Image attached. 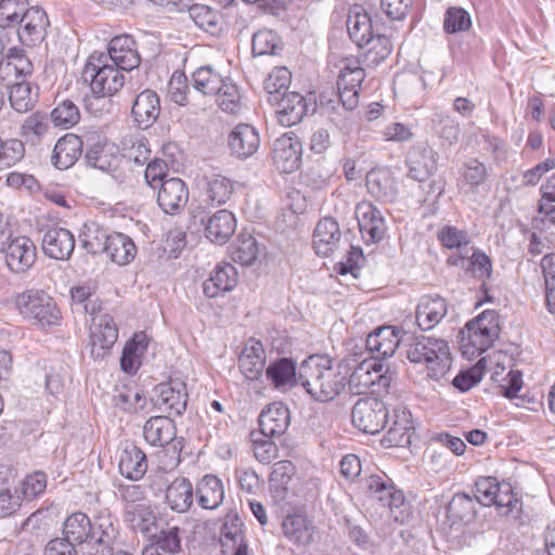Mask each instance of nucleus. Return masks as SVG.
<instances>
[{
	"label": "nucleus",
	"mask_w": 555,
	"mask_h": 555,
	"mask_svg": "<svg viewBox=\"0 0 555 555\" xmlns=\"http://www.w3.org/2000/svg\"><path fill=\"white\" fill-rule=\"evenodd\" d=\"M364 78L365 72L361 66L359 59H344L340 63L339 75L337 78L338 93H332L331 98L325 94H321L319 98L321 109L326 113H331L336 112L337 108L341 106L345 111H353L359 104V91Z\"/></svg>",
	"instance_id": "obj_3"
},
{
	"label": "nucleus",
	"mask_w": 555,
	"mask_h": 555,
	"mask_svg": "<svg viewBox=\"0 0 555 555\" xmlns=\"http://www.w3.org/2000/svg\"><path fill=\"white\" fill-rule=\"evenodd\" d=\"M205 194L211 205H224L234 193V181L225 176L212 173L205 177Z\"/></svg>",
	"instance_id": "obj_48"
},
{
	"label": "nucleus",
	"mask_w": 555,
	"mask_h": 555,
	"mask_svg": "<svg viewBox=\"0 0 555 555\" xmlns=\"http://www.w3.org/2000/svg\"><path fill=\"white\" fill-rule=\"evenodd\" d=\"M292 74L286 67H275L264 79V90L268 92V102L274 104L284 92H287Z\"/></svg>",
	"instance_id": "obj_61"
},
{
	"label": "nucleus",
	"mask_w": 555,
	"mask_h": 555,
	"mask_svg": "<svg viewBox=\"0 0 555 555\" xmlns=\"http://www.w3.org/2000/svg\"><path fill=\"white\" fill-rule=\"evenodd\" d=\"M367 192L380 203H392L399 195L398 184L388 168H374L366 173Z\"/></svg>",
	"instance_id": "obj_26"
},
{
	"label": "nucleus",
	"mask_w": 555,
	"mask_h": 555,
	"mask_svg": "<svg viewBox=\"0 0 555 555\" xmlns=\"http://www.w3.org/2000/svg\"><path fill=\"white\" fill-rule=\"evenodd\" d=\"M186 386L179 379H170L156 385L152 401L159 411L181 416L188 404Z\"/></svg>",
	"instance_id": "obj_12"
},
{
	"label": "nucleus",
	"mask_w": 555,
	"mask_h": 555,
	"mask_svg": "<svg viewBox=\"0 0 555 555\" xmlns=\"http://www.w3.org/2000/svg\"><path fill=\"white\" fill-rule=\"evenodd\" d=\"M120 538V522L107 508L99 511L91 519V541L115 547Z\"/></svg>",
	"instance_id": "obj_28"
},
{
	"label": "nucleus",
	"mask_w": 555,
	"mask_h": 555,
	"mask_svg": "<svg viewBox=\"0 0 555 555\" xmlns=\"http://www.w3.org/2000/svg\"><path fill=\"white\" fill-rule=\"evenodd\" d=\"M189 201V190L180 178H169L160 183L157 204L167 215H178Z\"/></svg>",
	"instance_id": "obj_22"
},
{
	"label": "nucleus",
	"mask_w": 555,
	"mask_h": 555,
	"mask_svg": "<svg viewBox=\"0 0 555 555\" xmlns=\"http://www.w3.org/2000/svg\"><path fill=\"white\" fill-rule=\"evenodd\" d=\"M2 251L8 269L15 274L26 273L37 260V247L25 235L10 236Z\"/></svg>",
	"instance_id": "obj_11"
},
{
	"label": "nucleus",
	"mask_w": 555,
	"mask_h": 555,
	"mask_svg": "<svg viewBox=\"0 0 555 555\" xmlns=\"http://www.w3.org/2000/svg\"><path fill=\"white\" fill-rule=\"evenodd\" d=\"M266 377L275 389L286 391L297 384V364L291 358H279L268 365Z\"/></svg>",
	"instance_id": "obj_38"
},
{
	"label": "nucleus",
	"mask_w": 555,
	"mask_h": 555,
	"mask_svg": "<svg viewBox=\"0 0 555 555\" xmlns=\"http://www.w3.org/2000/svg\"><path fill=\"white\" fill-rule=\"evenodd\" d=\"M282 531L291 542L299 546H307L313 541L314 526L307 516L293 514L283 519Z\"/></svg>",
	"instance_id": "obj_39"
},
{
	"label": "nucleus",
	"mask_w": 555,
	"mask_h": 555,
	"mask_svg": "<svg viewBox=\"0 0 555 555\" xmlns=\"http://www.w3.org/2000/svg\"><path fill=\"white\" fill-rule=\"evenodd\" d=\"M366 50L362 54L363 64L369 67L378 66L390 54L392 47L390 40L385 35H376L369 38L364 43Z\"/></svg>",
	"instance_id": "obj_60"
},
{
	"label": "nucleus",
	"mask_w": 555,
	"mask_h": 555,
	"mask_svg": "<svg viewBox=\"0 0 555 555\" xmlns=\"http://www.w3.org/2000/svg\"><path fill=\"white\" fill-rule=\"evenodd\" d=\"M431 129L450 144L457 142L460 134L459 124L447 113L437 112L431 117Z\"/></svg>",
	"instance_id": "obj_64"
},
{
	"label": "nucleus",
	"mask_w": 555,
	"mask_h": 555,
	"mask_svg": "<svg viewBox=\"0 0 555 555\" xmlns=\"http://www.w3.org/2000/svg\"><path fill=\"white\" fill-rule=\"evenodd\" d=\"M341 232L338 222L332 217L322 218L313 232V247L320 256L327 257L338 246Z\"/></svg>",
	"instance_id": "obj_34"
},
{
	"label": "nucleus",
	"mask_w": 555,
	"mask_h": 555,
	"mask_svg": "<svg viewBox=\"0 0 555 555\" xmlns=\"http://www.w3.org/2000/svg\"><path fill=\"white\" fill-rule=\"evenodd\" d=\"M438 154L433 149H423L418 155V165L423 164L424 177H418V189L427 190L426 196L421 199L424 208L422 211V219H426L429 214H434L438 209V199L444 192V180L441 178L437 180H428L430 176L437 170Z\"/></svg>",
	"instance_id": "obj_9"
},
{
	"label": "nucleus",
	"mask_w": 555,
	"mask_h": 555,
	"mask_svg": "<svg viewBox=\"0 0 555 555\" xmlns=\"http://www.w3.org/2000/svg\"><path fill=\"white\" fill-rule=\"evenodd\" d=\"M486 370V359H479L473 366L462 370L453 378L452 385L461 392H466L482 379Z\"/></svg>",
	"instance_id": "obj_63"
},
{
	"label": "nucleus",
	"mask_w": 555,
	"mask_h": 555,
	"mask_svg": "<svg viewBox=\"0 0 555 555\" xmlns=\"http://www.w3.org/2000/svg\"><path fill=\"white\" fill-rule=\"evenodd\" d=\"M220 545L223 555H247L248 544L245 540L244 524L237 513L230 512L224 516Z\"/></svg>",
	"instance_id": "obj_19"
},
{
	"label": "nucleus",
	"mask_w": 555,
	"mask_h": 555,
	"mask_svg": "<svg viewBox=\"0 0 555 555\" xmlns=\"http://www.w3.org/2000/svg\"><path fill=\"white\" fill-rule=\"evenodd\" d=\"M109 237L107 230L96 222L85 223L79 234L82 247L93 255L105 253Z\"/></svg>",
	"instance_id": "obj_49"
},
{
	"label": "nucleus",
	"mask_w": 555,
	"mask_h": 555,
	"mask_svg": "<svg viewBox=\"0 0 555 555\" xmlns=\"http://www.w3.org/2000/svg\"><path fill=\"white\" fill-rule=\"evenodd\" d=\"M92 138L87 139V150L85 153V162L89 167L99 169L101 171H111L114 169L118 162L121 160L117 147L114 144H109L105 138L100 135L90 143Z\"/></svg>",
	"instance_id": "obj_20"
},
{
	"label": "nucleus",
	"mask_w": 555,
	"mask_h": 555,
	"mask_svg": "<svg viewBox=\"0 0 555 555\" xmlns=\"http://www.w3.org/2000/svg\"><path fill=\"white\" fill-rule=\"evenodd\" d=\"M266 363V353L260 340L251 338L244 347L240 358L238 367L246 378L258 379L262 374Z\"/></svg>",
	"instance_id": "obj_37"
},
{
	"label": "nucleus",
	"mask_w": 555,
	"mask_h": 555,
	"mask_svg": "<svg viewBox=\"0 0 555 555\" xmlns=\"http://www.w3.org/2000/svg\"><path fill=\"white\" fill-rule=\"evenodd\" d=\"M74 546L83 545L91 540V519L82 512L69 515L63 524V537Z\"/></svg>",
	"instance_id": "obj_44"
},
{
	"label": "nucleus",
	"mask_w": 555,
	"mask_h": 555,
	"mask_svg": "<svg viewBox=\"0 0 555 555\" xmlns=\"http://www.w3.org/2000/svg\"><path fill=\"white\" fill-rule=\"evenodd\" d=\"M51 129L50 119L47 114L39 111L31 113L25 118L20 128V135L25 144L39 145Z\"/></svg>",
	"instance_id": "obj_43"
},
{
	"label": "nucleus",
	"mask_w": 555,
	"mask_h": 555,
	"mask_svg": "<svg viewBox=\"0 0 555 555\" xmlns=\"http://www.w3.org/2000/svg\"><path fill=\"white\" fill-rule=\"evenodd\" d=\"M113 64L130 72L140 65L141 59L135 48V41L129 35L114 37L108 43V54L106 55Z\"/></svg>",
	"instance_id": "obj_29"
},
{
	"label": "nucleus",
	"mask_w": 555,
	"mask_h": 555,
	"mask_svg": "<svg viewBox=\"0 0 555 555\" xmlns=\"http://www.w3.org/2000/svg\"><path fill=\"white\" fill-rule=\"evenodd\" d=\"M418 364H423L426 378L442 379L451 370L453 358L447 340L434 336L418 335Z\"/></svg>",
	"instance_id": "obj_6"
},
{
	"label": "nucleus",
	"mask_w": 555,
	"mask_h": 555,
	"mask_svg": "<svg viewBox=\"0 0 555 555\" xmlns=\"http://www.w3.org/2000/svg\"><path fill=\"white\" fill-rule=\"evenodd\" d=\"M476 516V502L467 493L459 492L453 495L447 507V518L450 527L461 524H469Z\"/></svg>",
	"instance_id": "obj_45"
},
{
	"label": "nucleus",
	"mask_w": 555,
	"mask_h": 555,
	"mask_svg": "<svg viewBox=\"0 0 555 555\" xmlns=\"http://www.w3.org/2000/svg\"><path fill=\"white\" fill-rule=\"evenodd\" d=\"M304 388L319 401H331L345 388L346 374L333 367L327 357L310 356L299 367Z\"/></svg>",
	"instance_id": "obj_2"
},
{
	"label": "nucleus",
	"mask_w": 555,
	"mask_h": 555,
	"mask_svg": "<svg viewBox=\"0 0 555 555\" xmlns=\"http://www.w3.org/2000/svg\"><path fill=\"white\" fill-rule=\"evenodd\" d=\"M160 114V100L156 91L145 89L140 92L131 107L133 122L141 129L152 127Z\"/></svg>",
	"instance_id": "obj_27"
},
{
	"label": "nucleus",
	"mask_w": 555,
	"mask_h": 555,
	"mask_svg": "<svg viewBox=\"0 0 555 555\" xmlns=\"http://www.w3.org/2000/svg\"><path fill=\"white\" fill-rule=\"evenodd\" d=\"M125 522L135 532L151 537L156 530L157 518L150 504L139 505L124 512Z\"/></svg>",
	"instance_id": "obj_47"
},
{
	"label": "nucleus",
	"mask_w": 555,
	"mask_h": 555,
	"mask_svg": "<svg viewBox=\"0 0 555 555\" xmlns=\"http://www.w3.org/2000/svg\"><path fill=\"white\" fill-rule=\"evenodd\" d=\"M259 246L256 238L250 234H240L232 245L231 258L244 267L255 263L259 255Z\"/></svg>",
	"instance_id": "obj_59"
},
{
	"label": "nucleus",
	"mask_w": 555,
	"mask_h": 555,
	"mask_svg": "<svg viewBox=\"0 0 555 555\" xmlns=\"http://www.w3.org/2000/svg\"><path fill=\"white\" fill-rule=\"evenodd\" d=\"M105 254L113 262L124 266L134 259L137 247L128 235L115 232L111 234Z\"/></svg>",
	"instance_id": "obj_50"
},
{
	"label": "nucleus",
	"mask_w": 555,
	"mask_h": 555,
	"mask_svg": "<svg viewBox=\"0 0 555 555\" xmlns=\"http://www.w3.org/2000/svg\"><path fill=\"white\" fill-rule=\"evenodd\" d=\"M409 334L410 331L395 326H380L370 333L365 340V347L370 353L369 358H376L382 361L391 357L399 346L401 338L399 333Z\"/></svg>",
	"instance_id": "obj_17"
},
{
	"label": "nucleus",
	"mask_w": 555,
	"mask_h": 555,
	"mask_svg": "<svg viewBox=\"0 0 555 555\" xmlns=\"http://www.w3.org/2000/svg\"><path fill=\"white\" fill-rule=\"evenodd\" d=\"M274 104L278 106L279 120L285 127L300 122L306 115L314 113L317 106H320L313 94L305 96L294 91L284 92Z\"/></svg>",
	"instance_id": "obj_13"
},
{
	"label": "nucleus",
	"mask_w": 555,
	"mask_h": 555,
	"mask_svg": "<svg viewBox=\"0 0 555 555\" xmlns=\"http://www.w3.org/2000/svg\"><path fill=\"white\" fill-rule=\"evenodd\" d=\"M201 225L205 227L206 237L217 244H225L234 234L236 229L235 216L228 209H221L215 214L207 215H193V219Z\"/></svg>",
	"instance_id": "obj_18"
},
{
	"label": "nucleus",
	"mask_w": 555,
	"mask_h": 555,
	"mask_svg": "<svg viewBox=\"0 0 555 555\" xmlns=\"http://www.w3.org/2000/svg\"><path fill=\"white\" fill-rule=\"evenodd\" d=\"M118 468L125 478L132 481L141 480L147 470L145 453L134 443L126 442L120 452Z\"/></svg>",
	"instance_id": "obj_32"
},
{
	"label": "nucleus",
	"mask_w": 555,
	"mask_h": 555,
	"mask_svg": "<svg viewBox=\"0 0 555 555\" xmlns=\"http://www.w3.org/2000/svg\"><path fill=\"white\" fill-rule=\"evenodd\" d=\"M14 305L26 321L40 327L59 325L62 319L55 300L43 289L28 288L18 293Z\"/></svg>",
	"instance_id": "obj_4"
},
{
	"label": "nucleus",
	"mask_w": 555,
	"mask_h": 555,
	"mask_svg": "<svg viewBox=\"0 0 555 555\" xmlns=\"http://www.w3.org/2000/svg\"><path fill=\"white\" fill-rule=\"evenodd\" d=\"M177 428L169 416L150 417L143 426V437L152 447H165L176 437Z\"/></svg>",
	"instance_id": "obj_36"
},
{
	"label": "nucleus",
	"mask_w": 555,
	"mask_h": 555,
	"mask_svg": "<svg viewBox=\"0 0 555 555\" xmlns=\"http://www.w3.org/2000/svg\"><path fill=\"white\" fill-rule=\"evenodd\" d=\"M490 178V169L478 158H470L461 168V183L468 193L476 194Z\"/></svg>",
	"instance_id": "obj_51"
},
{
	"label": "nucleus",
	"mask_w": 555,
	"mask_h": 555,
	"mask_svg": "<svg viewBox=\"0 0 555 555\" xmlns=\"http://www.w3.org/2000/svg\"><path fill=\"white\" fill-rule=\"evenodd\" d=\"M217 104L227 114H240L244 107L243 95L238 86L232 79L225 77L222 87L215 93Z\"/></svg>",
	"instance_id": "obj_52"
},
{
	"label": "nucleus",
	"mask_w": 555,
	"mask_h": 555,
	"mask_svg": "<svg viewBox=\"0 0 555 555\" xmlns=\"http://www.w3.org/2000/svg\"><path fill=\"white\" fill-rule=\"evenodd\" d=\"M346 24L350 39L361 49L374 36L372 18L359 5L350 10Z\"/></svg>",
	"instance_id": "obj_41"
},
{
	"label": "nucleus",
	"mask_w": 555,
	"mask_h": 555,
	"mask_svg": "<svg viewBox=\"0 0 555 555\" xmlns=\"http://www.w3.org/2000/svg\"><path fill=\"white\" fill-rule=\"evenodd\" d=\"M258 422L263 437H281L289 426V411L283 403H273L260 413Z\"/></svg>",
	"instance_id": "obj_30"
},
{
	"label": "nucleus",
	"mask_w": 555,
	"mask_h": 555,
	"mask_svg": "<svg viewBox=\"0 0 555 555\" xmlns=\"http://www.w3.org/2000/svg\"><path fill=\"white\" fill-rule=\"evenodd\" d=\"M388 411L383 400L376 397L359 399L352 408L351 420L365 434L375 435L387 424Z\"/></svg>",
	"instance_id": "obj_10"
},
{
	"label": "nucleus",
	"mask_w": 555,
	"mask_h": 555,
	"mask_svg": "<svg viewBox=\"0 0 555 555\" xmlns=\"http://www.w3.org/2000/svg\"><path fill=\"white\" fill-rule=\"evenodd\" d=\"M472 25L469 12L462 7H449L443 14V30L446 34L465 33L472 28Z\"/></svg>",
	"instance_id": "obj_62"
},
{
	"label": "nucleus",
	"mask_w": 555,
	"mask_h": 555,
	"mask_svg": "<svg viewBox=\"0 0 555 555\" xmlns=\"http://www.w3.org/2000/svg\"><path fill=\"white\" fill-rule=\"evenodd\" d=\"M118 338V328L109 314L99 317L98 323L90 327L91 356L94 360L103 359Z\"/></svg>",
	"instance_id": "obj_23"
},
{
	"label": "nucleus",
	"mask_w": 555,
	"mask_h": 555,
	"mask_svg": "<svg viewBox=\"0 0 555 555\" xmlns=\"http://www.w3.org/2000/svg\"><path fill=\"white\" fill-rule=\"evenodd\" d=\"M9 100L15 112L27 113L35 107L38 101V92H34L30 83L23 80L10 87Z\"/></svg>",
	"instance_id": "obj_57"
},
{
	"label": "nucleus",
	"mask_w": 555,
	"mask_h": 555,
	"mask_svg": "<svg viewBox=\"0 0 555 555\" xmlns=\"http://www.w3.org/2000/svg\"><path fill=\"white\" fill-rule=\"evenodd\" d=\"M301 144L296 135L283 134L273 143L272 158L282 172L297 170L301 164Z\"/></svg>",
	"instance_id": "obj_21"
},
{
	"label": "nucleus",
	"mask_w": 555,
	"mask_h": 555,
	"mask_svg": "<svg viewBox=\"0 0 555 555\" xmlns=\"http://www.w3.org/2000/svg\"><path fill=\"white\" fill-rule=\"evenodd\" d=\"M283 50V41L278 33L262 28L253 35L251 53L254 56L279 55Z\"/></svg>",
	"instance_id": "obj_53"
},
{
	"label": "nucleus",
	"mask_w": 555,
	"mask_h": 555,
	"mask_svg": "<svg viewBox=\"0 0 555 555\" xmlns=\"http://www.w3.org/2000/svg\"><path fill=\"white\" fill-rule=\"evenodd\" d=\"M224 80L225 77H222L210 65L201 66L192 74L193 88L204 95H215Z\"/></svg>",
	"instance_id": "obj_54"
},
{
	"label": "nucleus",
	"mask_w": 555,
	"mask_h": 555,
	"mask_svg": "<svg viewBox=\"0 0 555 555\" xmlns=\"http://www.w3.org/2000/svg\"><path fill=\"white\" fill-rule=\"evenodd\" d=\"M82 149L83 141L79 135L66 133L56 141L51 162L60 170L68 169L80 158Z\"/></svg>",
	"instance_id": "obj_31"
},
{
	"label": "nucleus",
	"mask_w": 555,
	"mask_h": 555,
	"mask_svg": "<svg viewBox=\"0 0 555 555\" xmlns=\"http://www.w3.org/2000/svg\"><path fill=\"white\" fill-rule=\"evenodd\" d=\"M447 314V304L440 296H423L418 301V330L426 332Z\"/></svg>",
	"instance_id": "obj_42"
},
{
	"label": "nucleus",
	"mask_w": 555,
	"mask_h": 555,
	"mask_svg": "<svg viewBox=\"0 0 555 555\" xmlns=\"http://www.w3.org/2000/svg\"><path fill=\"white\" fill-rule=\"evenodd\" d=\"M498 337L493 325L489 327L472 326L470 321H468L459 331L456 339L459 348L464 356L475 357L480 356L492 347Z\"/></svg>",
	"instance_id": "obj_15"
},
{
	"label": "nucleus",
	"mask_w": 555,
	"mask_h": 555,
	"mask_svg": "<svg viewBox=\"0 0 555 555\" xmlns=\"http://www.w3.org/2000/svg\"><path fill=\"white\" fill-rule=\"evenodd\" d=\"M75 249L73 233L61 227H51L44 231L42 250L44 255L55 260H67Z\"/></svg>",
	"instance_id": "obj_25"
},
{
	"label": "nucleus",
	"mask_w": 555,
	"mask_h": 555,
	"mask_svg": "<svg viewBox=\"0 0 555 555\" xmlns=\"http://www.w3.org/2000/svg\"><path fill=\"white\" fill-rule=\"evenodd\" d=\"M186 11L198 28L206 33L215 35L221 30L222 16L218 11L212 10L208 5L194 4L193 2L190 3Z\"/></svg>",
	"instance_id": "obj_55"
},
{
	"label": "nucleus",
	"mask_w": 555,
	"mask_h": 555,
	"mask_svg": "<svg viewBox=\"0 0 555 555\" xmlns=\"http://www.w3.org/2000/svg\"><path fill=\"white\" fill-rule=\"evenodd\" d=\"M475 499L485 506L494 505L498 514L518 529L528 527L532 517L524 506L522 498L511 482L492 476H480L475 481Z\"/></svg>",
	"instance_id": "obj_1"
},
{
	"label": "nucleus",
	"mask_w": 555,
	"mask_h": 555,
	"mask_svg": "<svg viewBox=\"0 0 555 555\" xmlns=\"http://www.w3.org/2000/svg\"><path fill=\"white\" fill-rule=\"evenodd\" d=\"M238 280L236 268L229 263L216 266L209 279L203 283V292L208 298H216L220 294L232 291Z\"/></svg>",
	"instance_id": "obj_33"
},
{
	"label": "nucleus",
	"mask_w": 555,
	"mask_h": 555,
	"mask_svg": "<svg viewBox=\"0 0 555 555\" xmlns=\"http://www.w3.org/2000/svg\"><path fill=\"white\" fill-rule=\"evenodd\" d=\"M149 348V338L144 332L135 333L128 340L120 357V369L122 372L134 375L141 366V358Z\"/></svg>",
	"instance_id": "obj_40"
},
{
	"label": "nucleus",
	"mask_w": 555,
	"mask_h": 555,
	"mask_svg": "<svg viewBox=\"0 0 555 555\" xmlns=\"http://www.w3.org/2000/svg\"><path fill=\"white\" fill-rule=\"evenodd\" d=\"M124 155H121L124 162H131L143 165L150 158L151 150L149 149V141L142 134H130L121 141Z\"/></svg>",
	"instance_id": "obj_58"
},
{
	"label": "nucleus",
	"mask_w": 555,
	"mask_h": 555,
	"mask_svg": "<svg viewBox=\"0 0 555 555\" xmlns=\"http://www.w3.org/2000/svg\"><path fill=\"white\" fill-rule=\"evenodd\" d=\"M194 491L198 505L204 509H217L224 500L223 482L214 474L204 475Z\"/></svg>",
	"instance_id": "obj_35"
},
{
	"label": "nucleus",
	"mask_w": 555,
	"mask_h": 555,
	"mask_svg": "<svg viewBox=\"0 0 555 555\" xmlns=\"http://www.w3.org/2000/svg\"><path fill=\"white\" fill-rule=\"evenodd\" d=\"M166 487L165 502L169 508L177 513L188 512L194 501L192 482L185 477H178L170 483L163 476L151 482V488L163 491Z\"/></svg>",
	"instance_id": "obj_14"
},
{
	"label": "nucleus",
	"mask_w": 555,
	"mask_h": 555,
	"mask_svg": "<svg viewBox=\"0 0 555 555\" xmlns=\"http://www.w3.org/2000/svg\"><path fill=\"white\" fill-rule=\"evenodd\" d=\"M335 171L336 167L333 162L325 157L318 158L312 162L305 173V182L314 190H322L330 183Z\"/></svg>",
	"instance_id": "obj_56"
},
{
	"label": "nucleus",
	"mask_w": 555,
	"mask_h": 555,
	"mask_svg": "<svg viewBox=\"0 0 555 555\" xmlns=\"http://www.w3.org/2000/svg\"><path fill=\"white\" fill-rule=\"evenodd\" d=\"M365 487L371 498L388 507L396 522L404 525L413 520L412 505L405 501L402 491L396 489L395 483L385 473L369 476Z\"/></svg>",
	"instance_id": "obj_5"
},
{
	"label": "nucleus",
	"mask_w": 555,
	"mask_h": 555,
	"mask_svg": "<svg viewBox=\"0 0 555 555\" xmlns=\"http://www.w3.org/2000/svg\"><path fill=\"white\" fill-rule=\"evenodd\" d=\"M389 367L376 358L362 360L349 376V385L358 392L380 391L390 386L391 377L387 374Z\"/></svg>",
	"instance_id": "obj_8"
},
{
	"label": "nucleus",
	"mask_w": 555,
	"mask_h": 555,
	"mask_svg": "<svg viewBox=\"0 0 555 555\" xmlns=\"http://www.w3.org/2000/svg\"><path fill=\"white\" fill-rule=\"evenodd\" d=\"M414 434L415 426L411 412L406 409L401 412L397 410L393 425L387 433L388 440L397 447L410 448Z\"/></svg>",
	"instance_id": "obj_46"
},
{
	"label": "nucleus",
	"mask_w": 555,
	"mask_h": 555,
	"mask_svg": "<svg viewBox=\"0 0 555 555\" xmlns=\"http://www.w3.org/2000/svg\"><path fill=\"white\" fill-rule=\"evenodd\" d=\"M92 55L85 66V75H90V87L93 93L99 96L113 95L118 92L125 83L124 69L115 64L107 63V56L103 53L96 59Z\"/></svg>",
	"instance_id": "obj_7"
},
{
	"label": "nucleus",
	"mask_w": 555,
	"mask_h": 555,
	"mask_svg": "<svg viewBox=\"0 0 555 555\" xmlns=\"http://www.w3.org/2000/svg\"><path fill=\"white\" fill-rule=\"evenodd\" d=\"M228 146L232 156L247 159L259 150L260 135L251 125L238 124L228 135Z\"/></svg>",
	"instance_id": "obj_24"
},
{
	"label": "nucleus",
	"mask_w": 555,
	"mask_h": 555,
	"mask_svg": "<svg viewBox=\"0 0 555 555\" xmlns=\"http://www.w3.org/2000/svg\"><path fill=\"white\" fill-rule=\"evenodd\" d=\"M17 25L20 41L24 46L36 47L44 40L50 22L43 9L31 7L26 9L23 21Z\"/></svg>",
	"instance_id": "obj_16"
}]
</instances>
